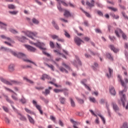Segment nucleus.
Listing matches in <instances>:
<instances>
[{
	"label": "nucleus",
	"mask_w": 128,
	"mask_h": 128,
	"mask_svg": "<svg viewBox=\"0 0 128 128\" xmlns=\"http://www.w3.org/2000/svg\"><path fill=\"white\" fill-rule=\"evenodd\" d=\"M118 80L120 82L122 86H124V90L119 92V96L120 98V100L118 101V104H122L124 108L126 106V94L124 92H126V90L128 88L124 84V82L123 81L120 76L118 75Z\"/></svg>",
	"instance_id": "1"
},
{
	"label": "nucleus",
	"mask_w": 128,
	"mask_h": 128,
	"mask_svg": "<svg viewBox=\"0 0 128 128\" xmlns=\"http://www.w3.org/2000/svg\"><path fill=\"white\" fill-rule=\"evenodd\" d=\"M1 50H4L6 52H11V54H13V56H16L18 58H22L24 62H30L31 64H34V66H36V64L34 62L26 58V54L22 53H16L12 50L8 49V48H6L4 47H1Z\"/></svg>",
	"instance_id": "2"
},
{
	"label": "nucleus",
	"mask_w": 128,
	"mask_h": 128,
	"mask_svg": "<svg viewBox=\"0 0 128 128\" xmlns=\"http://www.w3.org/2000/svg\"><path fill=\"white\" fill-rule=\"evenodd\" d=\"M30 44H34L36 46H37V48H39L40 50H42L45 56H48V57L50 56V54L46 52V48H44L42 47V46H44V44H42L40 42H38L37 43H34L32 41H30Z\"/></svg>",
	"instance_id": "3"
},
{
	"label": "nucleus",
	"mask_w": 128,
	"mask_h": 128,
	"mask_svg": "<svg viewBox=\"0 0 128 128\" xmlns=\"http://www.w3.org/2000/svg\"><path fill=\"white\" fill-rule=\"evenodd\" d=\"M0 80L4 84H8V86H12V84H19L20 82L16 80H11L10 82H8L2 77L0 78Z\"/></svg>",
	"instance_id": "4"
},
{
	"label": "nucleus",
	"mask_w": 128,
	"mask_h": 128,
	"mask_svg": "<svg viewBox=\"0 0 128 128\" xmlns=\"http://www.w3.org/2000/svg\"><path fill=\"white\" fill-rule=\"evenodd\" d=\"M115 34L118 38H120V34H122L124 40L126 39V34L122 31V30L120 28H117L115 30Z\"/></svg>",
	"instance_id": "5"
},
{
	"label": "nucleus",
	"mask_w": 128,
	"mask_h": 128,
	"mask_svg": "<svg viewBox=\"0 0 128 128\" xmlns=\"http://www.w3.org/2000/svg\"><path fill=\"white\" fill-rule=\"evenodd\" d=\"M25 34L27 36H28V38H30L32 40H34V38L36 36V35L38 34V33L36 32H32L30 31L26 32Z\"/></svg>",
	"instance_id": "6"
},
{
	"label": "nucleus",
	"mask_w": 128,
	"mask_h": 128,
	"mask_svg": "<svg viewBox=\"0 0 128 128\" xmlns=\"http://www.w3.org/2000/svg\"><path fill=\"white\" fill-rule=\"evenodd\" d=\"M59 5L57 6V8L58 10H60V12H63L64 11V9L60 6V4H63V6H68V4L66 3L64 1V0H60L58 2Z\"/></svg>",
	"instance_id": "7"
},
{
	"label": "nucleus",
	"mask_w": 128,
	"mask_h": 128,
	"mask_svg": "<svg viewBox=\"0 0 128 128\" xmlns=\"http://www.w3.org/2000/svg\"><path fill=\"white\" fill-rule=\"evenodd\" d=\"M74 42L76 44H77V46H80V44H82V42H84V41H82V40L78 36L74 38Z\"/></svg>",
	"instance_id": "8"
},
{
	"label": "nucleus",
	"mask_w": 128,
	"mask_h": 128,
	"mask_svg": "<svg viewBox=\"0 0 128 128\" xmlns=\"http://www.w3.org/2000/svg\"><path fill=\"white\" fill-rule=\"evenodd\" d=\"M90 110V112H91L92 114L94 116H96V118L95 120L96 124H99L100 120H98V116L94 113V112H93L92 110Z\"/></svg>",
	"instance_id": "9"
},
{
	"label": "nucleus",
	"mask_w": 128,
	"mask_h": 128,
	"mask_svg": "<svg viewBox=\"0 0 128 128\" xmlns=\"http://www.w3.org/2000/svg\"><path fill=\"white\" fill-rule=\"evenodd\" d=\"M86 79H84L81 81V84H84V86L88 90H90V92L91 89L90 88V86H88L86 84Z\"/></svg>",
	"instance_id": "10"
},
{
	"label": "nucleus",
	"mask_w": 128,
	"mask_h": 128,
	"mask_svg": "<svg viewBox=\"0 0 128 128\" xmlns=\"http://www.w3.org/2000/svg\"><path fill=\"white\" fill-rule=\"evenodd\" d=\"M25 47L28 50H30V52H34L36 49V48L28 45H25Z\"/></svg>",
	"instance_id": "11"
},
{
	"label": "nucleus",
	"mask_w": 128,
	"mask_h": 128,
	"mask_svg": "<svg viewBox=\"0 0 128 128\" xmlns=\"http://www.w3.org/2000/svg\"><path fill=\"white\" fill-rule=\"evenodd\" d=\"M86 4H87V6H89L90 8H94V0H92L90 1V2H86Z\"/></svg>",
	"instance_id": "12"
},
{
	"label": "nucleus",
	"mask_w": 128,
	"mask_h": 128,
	"mask_svg": "<svg viewBox=\"0 0 128 128\" xmlns=\"http://www.w3.org/2000/svg\"><path fill=\"white\" fill-rule=\"evenodd\" d=\"M32 104L35 106L36 108L38 110H42V107L40 106L37 104V102L36 100H32Z\"/></svg>",
	"instance_id": "13"
},
{
	"label": "nucleus",
	"mask_w": 128,
	"mask_h": 128,
	"mask_svg": "<svg viewBox=\"0 0 128 128\" xmlns=\"http://www.w3.org/2000/svg\"><path fill=\"white\" fill-rule=\"evenodd\" d=\"M8 70L9 72H14V64H10V65H9L8 67Z\"/></svg>",
	"instance_id": "14"
},
{
	"label": "nucleus",
	"mask_w": 128,
	"mask_h": 128,
	"mask_svg": "<svg viewBox=\"0 0 128 128\" xmlns=\"http://www.w3.org/2000/svg\"><path fill=\"white\" fill-rule=\"evenodd\" d=\"M66 90H60V89H54V92H56V94H58V92H64V94H66Z\"/></svg>",
	"instance_id": "15"
},
{
	"label": "nucleus",
	"mask_w": 128,
	"mask_h": 128,
	"mask_svg": "<svg viewBox=\"0 0 128 128\" xmlns=\"http://www.w3.org/2000/svg\"><path fill=\"white\" fill-rule=\"evenodd\" d=\"M64 16L66 18H68V16H70L72 15L70 14V12H69L68 10H64Z\"/></svg>",
	"instance_id": "16"
},
{
	"label": "nucleus",
	"mask_w": 128,
	"mask_h": 128,
	"mask_svg": "<svg viewBox=\"0 0 128 128\" xmlns=\"http://www.w3.org/2000/svg\"><path fill=\"white\" fill-rule=\"evenodd\" d=\"M27 116L28 118V120L30 122V124H34V118H32V116H30L28 114H27Z\"/></svg>",
	"instance_id": "17"
},
{
	"label": "nucleus",
	"mask_w": 128,
	"mask_h": 128,
	"mask_svg": "<svg viewBox=\"0 0 128 128\" xmlns=\"http://www.w3.org/2000/svg\"><path fill=\"white\" fill-rule=\"evenodd\" d=\"M46 78H47L48 80H50V77L46 74H44L41 78V80H44Z\"/></svg>",
	"instance_id": "18"
},
{
	"label": "nucleus",
	"mask_w": 128,
	"mask_h": 128,
	"mask_svg": "<svg viewBox=\"0 0 128 128\" xmlns=\"http://www.w3.org/2000/svg\"><path fill=\"white\" fill-rule=\"evenodd\" d=\"M0 38H3L4 40H8V42H12V40L10 38L6 37L4 35H1Z\"/></svg>",
	"instance_id": "19"
},
{
	"label": "nucleus",
	"mask_w": 128,
	"mask_h": 128,
	"mask_svg": "<svg viewBox=\"0 0 128 128\" xmlns=\"http://www.w3.org/2000/svg\"><path fill=\"white\" fill-rule=\"evenodd\" d=\"M59 100L62 104H64L66 103V98L64 97H60L59 98Z\"/></svg>",
	"instance_id": "20"
},
{
	"label": "nucleus",
	"mask_w": 128,
	"mask_h": 128,
	"mask_svg": "<svg viewBox=\"0 0 128 128\" xmlns=\"http://www.w3.org/2000/svg\"><path fill=\"white\" fill-rule=\"evenodd\" d=\"M0 28L4 30H6V24L0 22Z\"/></svg>",
	"instance_id": "21"
},
{
	"label": "nucleus",
	"mask_w": 128,
	"mask_h": 128,
	"mask_svg": "<svg viewBox=\"0 0 128 128\" xmlns=\"http://www.w3.org/2000/svg\"><path fill=\"white\" fill-rule=\"evenodd\" d=\"M44 64L46 66H48V68H50L52 70L53 72L54 71V66L52 64L50 65L46 63H44Z\"/></svg>",
	"instance_id": "22"
},
{
	"label": "nucleus",
	"mask_w": 128,
	"mask_h": 128,
	"mask_svg": "<svg viewBox=\"0 0 128 128\" xmlns=\"http://www.w3.org/2000/svg\"><path fill=\"white\" fill-rule=\"evenodd\" d=\"M70 104L72 108H74L76 106V103L74 102V101L72 100V98H70Z\"/></svg>",
	"instance_id": "23"
},
{
	"label": "nucleus",
	"mask_w": 128,
	"mask_h": 128,
	"mask_svg": "<svg viewBox=\"0 0 128 128\" xmlns=\"http://www.w3.org/2000/svg\"><path fill=\"white\" fill-rule=\"evenodd\" d=\"M18 114L19 116H20V119L21 120H23L24 122H26V118L24 116L22 115V114H20V113H18Z\"/></svg>",
	"instance_id": "24"
},
{
	"label": "nucleus",
	"mask_w": 128,
	"mask_h": 128,
	"mask_svg": "<svg viewBox=\"0 0 128 128\" xmlns=\"http://www.w3.org/2000/svg\"><path fill=\"white\" fill-rule=\"evenodd\" d=\"M106 76L108 78H110L112 76V69L110 68H108V73L106 74Z\"/></svg>",
	"instance_id": "25"
},
{
	"label": "nucleus",
	"mask_w": 128,
	"mask_h": 128,
	"mask_svg": "<svg viewBox=\"0 0 128 128\" xmlns=\"http://www.w3.org/2000/svg\"><path fill=\"white\" fill-rule=\"evenodd\" d=\"M76 62H74V64H76V63L78 64H79L80 66H82V62H80V60L78 57L76 56Z\"/></svg>",
	"instance_id": "26"
},
{
	"label": "nucleus",
	"mask_w": 128,
	"mask_h": 128,
	"mask_svg": "<svg viewBox=\"0 0 128 128\" xmlns=\"http://www.w3.org/2000/svg\"><path fill=\"white\" fill-rule=\"evenodd\" d=\"M50 90H48V89H46L45 90V92H42V94H44V96H48V94H50Z\"/></svg>",
	"instance_id": "27"
},
{
	"label": "nucleus",
	"mask_w": 128,
	"mask_h": 128,
	"mask_svg": "<svg viewBox=\"0 0 128 128\" xmlns=\"http://www.w3.org/2000/svg\"><path fill=\"white\" fill-rule=\"evenodd\" d=\"M89 100H90L91 102H93L94 104H96V100L95 98L90 97Z\"/></svg>",
	"instance_id": "28"
},
{
	"label": "nucleus",
	"mask_w": 128,
	"mask_h": 128,
	"mask_svg": "<svg viewBox=\"0 0 128 128\" xmlns=\"http://www.w3.org/2000/svg\"><path fill=\"white\" fill-rule=\"evenodd\" d=\"M40 100H42L43 102H44L45 103V104H48V102H49V100H48V99H46V98H43V97H40Z\"/></svg>",
	"instance_id": "29"
},
{
	"label": "nucleus",
	"mask_w": 128,
	"mask_h": 128,
	"mask_svg": "<svg viewBox=\"0 0 128 128\" xmlns=\"http://www.w3.org/2000/svg\"><path fill=\"white\" fill-rule=\"evenodd\" d=\"M60 70V72H66V74H68V70H66L64 68H62V67H59L58 68Z\"/></svg>",
	"instance_id": "30"
},
{
	"label": "nucleus",
	"mask_w": 128,
	"mask_h": 128,
	"mask_svg": "<svg viewBox=\"0 0 128 128\" xmlns=\"http://www.w3.org/2000/svg\"><path fill=\"white\" fill-rule=\"evenodd\" d=\"M25 111L26 112H28V114H34V112L30 110V109L28 108H24Z\"/></svg>",
	"instance_id": "31"
},
{
	"label": "nucleus",
	"mask_w": 128,
	"mask_h": 128,
	"mask_svg": "<svg viewBox=\"0 0 128 128\" xmlns=\"http://www.w3.org/2000/svg\"><path fill=\"white\" fill-rule=\"evenodd\" d=\"M64 34L66 38H70V34L66 32V30H64Z\"/></svg>",
	"instance_id": "32"
},
{
	"label": "nucleus",
	"mask_w": 128,
	"mask_h": 128,
	"mask_svg": "<svg viewBox=\"0 0 128 128\" xmlns=\"http://www.w3.org/2000/svg\"><path fill=\"white\" fill-rule=\"evenodd\" d=\"M24 80H26V82H29V84H34V82L30 79H28V78H26V77H24Z\"/></svg>",
	"instance_id": "33"
},
{
	"label": "nucleus",
	"mask_w": 128,
	"mask_h": 128,
	"mask_svg": "<svg viewBox=\"0 0 128 128\" xmlns=\"http://www.w3.org/2000/svg\"><path fill=\"white\" fill-rule=\"evenodd\" d=\"M4 122L6 124H10V120L8 118V117H6L4 118Z\"/></svg>",
	"instance_id": "34"
},
{
	"label": "nucleus",
	"mask_w": 128,
	"mask_h": 128,
	"mask_svg": "<svg viewBox=\"0 0 128 128\" xmlns=\"http://www.w3.org/2000/svg\"><path fill=\"white\" fill-rule=\"evenodd\" d=\"M16 38L17 40H18L20 42H24V40H26V38L24 36H22L21 38L20 37L16 36Z\"/></svg>",
	"instance_id": "35"
},
{
	"label": "nucleus",
	"mask_w": 128,
	"mask_h": 128,
	"mask_svg": "<svg viewBox=\"0 0 128 128\" xmlns=\"http://www.w3.org/2000/svg\"><path fill=\"white\" fill-rule=\"evenodd\" d=\"M48 84H53L54 86H56V88H62V86L58 85V84L54 83V82H48Z\"/></svg>",
	"instance_id": "36"
},
{
	"label": "nucleus",
	"mask_w": 128,
	"mask_h": 128,
	"mask_svg": "<svg viewBox=\"0 0 128 128\" xmlns=\"http://www.w3.org/2000/svg\"><path fill=\"white\" fill-rule=\"evenodd\" d=\"M32 22L33 24H38L40 23V22H38V20L36 19L35 18H34L32 20Z\"/></svg>",
	"instance_id": "37"
},
{
	"label": "nucleus",
	"mask_w": 128,
	"mask_h": 128,
	"mask_svg": "<svg viewBox=\"0 0 128 128\" xmlns=\"http://www.w3.org/2000/svg\"><path fill=\"white\" fill-rule=\"evenodd\" d=\"M82 10L86 14V16H87L88 18H90V13L82 9Z\"/></svg>",
	"instance_id": "38"
},
{
	"label": "nucleus",
	"mask_w": 128,
	"mask_h": 128,
	"mask_svg": "<svg viewBox=\"0 0 128 128\" xmlns=\"http://www.w3.org/2000/svg\"><path fill=\"white\" fill-rule=\"evenodd\" d=\"M120 128H128V124L126 122H125L123 124L122 126Z\"/></svg>",
	"instance_id": "39"
},
{
	"label": "nucleus",
	"mask_w": 128,
	"mask_h": 128,
	"mask_svg": "<svg viewBox=\"0 0 128 128\" xmlns=\"http://www.w3.org/2000/svg\"><path fill=\"white\" fill-rule=\"evenodd\" d=\"M8 8H10V10H14V8H16V6L14 4H8Z\"/></svg>",
	"instance_id": "40"
},
{
	"label": "nucleus",
	"mask_w": 128,
	"mask_h": 128,
	"mask_svg": "<svg viewBox=\"0 0 128 128\" xmlns=\"http://www.w3.org/2000/svg\"><path fill=\"white\" fill-rule=\"evenodd\" d=\"M113 108L115 112H118V107L116 104H113Z\"/></svg>",
	"instance_id": "41"
},
{
	"label": "nucleus",
	"mask_w": 128,
	"mask_h": 128,
	"mask_svg": "<svg viewBox=\"0 0 128 128\" xmlns=\"http://www.w3.org/2000/svg\"><path fill=\"white\" fill-rule=\"evenodd\" d=\"M98 116H100V118L102 122H103V124H106V120L104 119V118L100 114H98Z\"/></svg>",
	"instance_id": "42"
},
{
	"label": "nucleus",
	"mask_w": 128,
	"mask_h": 128,
	"mask_svg": "<svg viewBox=\"0 0 128 128\" xmlns=\"http://www.w3.org/2000/svg\"><path fill=\"white\" fill-rule=\"evenodd\" d=\"M6 99L8 102H9L10 104H14V102L12 101V100H10V98H8V97L6 96Z\"/></svg>",
	"instance_id": "43"
},
{
	"label": "nucleus",
	"mask_w": 128,
	"mask_h": 128,
	"mask_svg": "<svg viewBox=\"0 0 128 128\" xmlns=\"http://www.w3.org/2000/svg\"><path fill=\"white\" fill-rule=\"evenodd\" d=\"M70 122H72V124H73L74 125L76 124H80L78 122H76V121H74V120L72 119H70Z\"/></svg>",
	"instance_id": "44"
},
{
	"label": "nucleus",
	"mask_w": 128,
	"mask_h": 128,
	"mask_svg": "<svg viewBox=\"0 0 128 128\" xmlns=\"http://www.w3.org/2000/svg\"><path fill=\"white\" fill-rule=\"evenodd\" d=\"M106 56L108 60H112V54L110 53H106Z\"/></svg>",
	"instance_id": "45"
},
{
	"label": "nucleus",
	"mask_w": 128,
	"mask_h": 128,
	"mask_svg": "<svg viewBox=\"0 0 128 128\" xmlns=\"http://www.w3.org/2000/svg\"><path fill=\"white\" fill-rule=\"evenodd\" d=\"M51 38H52V40H58V36L54 34L51 36Z\"/></svg>",
	"instance_id": "46"
},
{
	"label": "nucleus",
	"mask_w": 128,
	"mask_h": 128,
	"mask_svg": "<svg viewBox=\"0 0 128 128\" xmlns=\"http://www.w3.org/2000/svg\"><path fill=\"white\" fill-rule=\"evenodd\" d=\"M62 66H64L66 70H70V66H68L66 63L63 62L62 63Z\"/></svg>",
	"instance_id": "47"
},
{
	"label": "nucleus",
	"mask_w": 128,
	"mask_h": 128,
	"mask_svg": "<svg viewBox=\"0 0 128 128\" xmlns=\"http://www.w3.org/2000/svg\"><path fill=\"white\" fill-rule=\"evenodd\" d=\"M79 104H84V100L82 99H80L78 98H76Z\"/></svg>",
	"instance_id": "48"
},
{
	"label": "nucleus",
	"mask_w": 128,
	"mask_h": 128,
	"mask_svg": "<svg viewBox=\"0 0 128 128\" xmlns=\"http://www.w3.org/2000/svg\"><path fill=\"white\" fill-rule=\"evenodd\" d=\"M5 89L6 90H8V92H14V94H16V96H18V94H16V92H14V91H12V90L8 88H5Z\"/></svg>",
	"instance_id": "49"
},
{
	"label": "nucleus",
	"mask_w": 128,
	"mask_h": 128,
	"mask_svg": "<svg viewBox=\"0 0 128 128\" xmlns=\"http://www.w3.org/2000/svg\"><path fill=\"white\" fill-rule=\"evenodd\" d=\"M50 46L52 48H54V42L52 41H50Z\"/></svg>",
	"instance_id": "50"
},
{
	"label": "nucleus",
	"mask_w": 128,
	"mask_h": 128,
	"mask_svg": "<svg viewBox=\"0 0 128 128\" xmlns=\"http://www.w3.org/2000/svg\"><path fill=\"white\" fill-rule=\"evenodd\" d=\"M96 4L97 6H98V8H102V4L100 2H96Z\"/></svg>",
	"instance_id": "51"
},
{
	"label": "nucleus",
	"mask_w": 128,
	"mask_h": 128,
	"mask_svg": "<svg viewBox=\"0 0 128 128\" xmlns=\"http://www.w3.org/2000/svg\"><path fill=\"white\" fill-rule=\"evenodd\" d=\"M112 50H113L114 52L116 53V52H118L119 50H118V49L113 47Z\"/></svg>",
	"instance_id": "52"
},
{
	"label": "nucleus",
	"mask_w": 128,
	"mask_h": 128,
	"mask_svg": "<svg viewBox=\"0 0 128 128\" xmlns=\"http://www.w3.org/2000/svg\"><path fill=\"white\" fill-rule=\"evenodd\" d=\"M122 14L126 20H128V17L126 15V13H124V12H122Z\"/></svg>",
	"instance_id": "53"
},
{
	"label": "nucleus",
	"mask_w": 128,
	"mask_h": 128,
	"mask_svg": "<svg viewBox=\"0 0 128 128\" xmlns=\"http://www.w3.org/2000/svg\"><path fill=\"white\" fill-rule=\"evenodd\" d=\"M12 98L14 100H18V97L14 95H12Z\"/></svg>",
	"instance_id": "54"
},
{
	"label": "nucleus",
	"mask_w": 128,
	"mask_h": 128,
	"mask_svg": "<svg viewBox=\"0 0 128 128\" xmlns=\"http://www.w3.org/2000/svg\"><path fill=\"white\" fill-rule=\"evenodd\" d=\"M20 102H22V104H26V98H23L20 100Z\"/></svg>",
	"instance_id": "55"
},
{
	"label": "nucleus",
	"mask_w": 128,
	"mask_h": 128,
	"mask_svg": "<svg viewBox=\"0 0 128 128\" xmlns=\"http://www.w3.org/2000/svg\"><path fill=\"white\" fill-rule=\"evenodd\" d=\"M113 18H115V20H118L120 18V16L116 14L113 15Z\"/></svg>",
	"instance_id": "56"
},
{
	"label": "nucleus",
	"mask_w": 128,
	"mask_h": 128,
	"mask_svg": "<svg viewBox=\"0 0 128 128\" xmlns=\"http://www.w3.org/2000/svg\"><path fill=\"white\" fill-rule=\"evenodd\" d=\"M9 12L11 14H18V12L17 11H10Z\"/></svg>",
	"instance_id": "57"
},
{
	"label": "nucleus",
	"mask_w": 128,
	"mask_h": 128,
	"mask_svg": "<svg viewBox=\"0 0 128 128\" xmlns=\"http://www.w3.org/2000/svg\"><path fill=\"white\" fill-rule=\"evenodd\" d=\"M10 32L12 34H18V32L14 29H11Z\"/></svg>",
	"instance_id": "58"
},
{
	"label": "nucleus",
	"mask_w": 128,
	"mask_h": 128,
	"mask_svg": "<svg viewBox=\"0 0 128 128\" xmlns=\"http://www.w3.org/2000/svg\"><path fill=\"white\" fill-rule=\"evenodd\" d=\"M36 90H44V87H36Z\"/></svg>",
	"instance_id": "59"
},
{
	"label": "nucleus",
	"mask_w": 128,
	"mask_h": 128,
	"mask_svg": "<svg viewBox=\"0 0 128 128\" xmlns=\"http://www.w3.org/2000/svg\"><path fill=\"white\" fill-rule=\"evenodd\" d=\"M2 108L4 110V112H8V108L3 106Z\"/></svg>",
	"instance_id": "60"
},
{
	"label": "nucleus",
	"mask_w": 128,
	"mask_h": 128,
	"mask_svg": "<svg viewBox=\"0 0 128 128\" xmlns=\"http://www.w3.org/2000/svg\"><path fill=\"white\" fill-rule=\"evenodd\" d=\"M95 30H96V32H97L98 34H101L102 33V31L100 30L98 28L96 29Z\"/></svg>",
	"instance_id": "61"
},
{
	"label": "nucleus",
	"mask_w": 128,
	"mask_h": 128,
	"mask_svg": "<svg viewBox=\"0 0 128 128\" xmlns=\"http://www.w3.org/2000/svg\"><path fill=\"white\" fill-rule=\"evenodd\" d=\"M50 118L52 120H53V122H56V118L54 117V116H50Z\"/></svg>",
	"instance_id": "62"
},
{
	"label": "nucleus",
	"mask_w": 128,
	"mask_h": 128,
	"mask_svg": "<svg viewBox=\"0 0 128 128\" xmlns=\"http://www.w3.org/2000/svg\"><path fill=\"white\" fill-rule=\"evenodd\" d=\"M59 124L61 126H64V122H62L60 120H59Z\"/></svg>",
	"instance_id": "63"
},
{
	"label": "nucleus",
	"mask_w": 128,
	"mask_h": 128,
	"mask_svg": "<svg viewBox=\"0 0 128 128\" xmlns=\"http://www.w3.org/2000/svg\"><path fill=\"white\" fill-rule=\"evenodd\" d=\"M90 38L88 37H85L84 38V40H85V42H88V40H90Z\"/></svg>",
	"instance_id": "64"
}]
</instances>
